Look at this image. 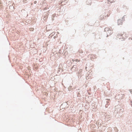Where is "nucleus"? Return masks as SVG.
Masks as SVG:
<instances>
[{"label": "nucleus", "instance_id": "20e7f679", "mask_svg": "<svg viewBox=\"0 0 132 132\" xmlns=\"http://www.w3.org/2000/svg\"><path fill=\"white\" fill-rule=\"evenodd\" d=\"M108 3L110 4L114 2V0H108Z\"/></svg>", "mask_w": 132, "mask_h": 132}, {"label": "nucleus", "instance_id": "423d86ee", "mask_svg": "<svg viewBox=\"0 0 132 132\" xmlns=\"http://www.w3.org/2000/svg\"><path fill=\"white\" fill-rule=\"evenodd\" d=\"M75 61H76V62H79L80 61V60H78V59H76L75 60Z\"/></svg>", "mask_w": 132, "mask_h": 132}, {"label": "nucleus", "instance_id": "39448f33", "mask_svg": "<svg viewBox=\"0 0 132 132\" xmlns=\"http://www.w3.org/2000/svg\"><path fill=\"white\" fill-rule=\"evenodd\" d=\"M95 56L94 55L92 54L91 56V58L93 59H94L95 58Z\"/></svg>", "mask_w": 132, "mask_h": 132}, {"label": "nucleus", "instance_id": "f257e3e1", "mask_svg": "<svg viewBox=\"0 0 132 132\" xmlns=\"http://www.w3.org/2000/svg\"><path fill=\"white\" fill-rule=\"evenodd\" d=\"M113 29L111 28L106 27L105 31L106 32L107 36L111 35L113 33Z\"/></svg>", "mask_w": 132, "mask_h": 132}, {"label": "nucleus", "instance_id": "1a4fd4ad", "mask_svg": "<svg viewBox=\"0 0 132 132\" xmlns=\"http://www.w3.org/2000/svg\"><path fill=\"white\" fill-rule=\"evenodd\" d=\"M75 61V60H74V59H72V61L73 62H74V61Z\"/></svg>", "mask_w": 132, "mask_h": 132}, {"label": "nucleus", "instance_id": "f03ea898", "mask_svg": "<svg viewBox=\"0 0 132 132\" xmlns=\"http://www.w3.org/2000/svg\"><path fill=\"white\" fill-rule=\"evenodd\" d=\"M125 21V18L123 17L121 19H119L118 20V25H122L123 22Z\"/></svg>", "mask_w": 132, "mask_h": 132}, {"label": "nucleus", "instance_id": "7ed1b4c3", "mask_svg": "<svg viewBox=\"0 0 132 132\" xmlns=\"http://www.w3.org/2000/svg\"><path fill=\"white\" fill-rule=\"evenodd\" d=\"M126 34L124 33H123V34H121L118 35V37L119 38H126Z\"/></svg>", "mask_w": 132, "mask_h": 132}, {"label": "nucleus", "instance_id": "0eeeda50", "mask_svg": "<svg viewBox=\"0 0 132 132\" xmlns=\"http://www.w3.org/2000/svg\"><path fill=\"white\" fill-rule=\"evenodd\" d=\"M27 1V0H24V2L25 3H26Z\"/></svg>", "mask_w": 132, "mask_h": 132}, {"label": "nucleus", "instance_id": "6e6552de", "mask_svg": "<svg viewBox=\"0 0 132 132\" xmlns=\"http://www.w3.org/2000/svg\"><path fill=\"white\" fill-rule=\"evenodd\" d=\"M36 3H37L36 1H35L34 2V4H36Z\"/></svg>", "mask_w": 132, "mask_h": 132}, {"label": "nucleus", "instance_id": "9d476101", "mask_svg": "<svg viewBox=\"0 0 132 132\" xmlns=\"http://www.w3.org/2000/svg\"><path fill=\"white\" fill-rule=\"evenodd\" d=\"M131 92H132V91H131Z\"/></svg>", "mask_w": 132, "mask_h": 132}]
</instances>
